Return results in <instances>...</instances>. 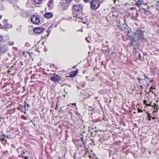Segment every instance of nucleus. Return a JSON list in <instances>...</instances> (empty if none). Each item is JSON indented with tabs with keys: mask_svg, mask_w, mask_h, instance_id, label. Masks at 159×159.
<instances>
[{
	"mask_svg": "<svg viewBox=\"0 0 159 159\" xmlns=\"http://www.w3.org/2000/svg\"><path fill=\"white\" fill-rule=\"evenodd\" d=\"M133 42L130 41V43L131 45H134L133 44Z\"/></svg>",
	"mask_w": 159,
	"mask_h": 159,
	"instance_id": "obj_55",
	"label": "nucleus"
},
{
	"mask_svg": "<svg viewBox=\"0 0 159 159\" xmlns=\"http://www.w3.org/2000/svg\"><path fill=\"white\" fill-rule=\"evenodd\" d=\"M3 27L5 29H10L12 28V25L10 24L6 23L4 25Z\"/></svg>",
	"mask_w": 159,
	"mask_h": 159,
	"instance_id": "obj_17",
	"label": "nucleus"
},
{
	"mask_svg": "<svg viewBox=\"0 0 159 159\" xmlns=\"http://www.w3.org/2000/svg\"><path fill=\"white\" fill-rule=\"evenodd\" d=\"M47 51L46 48L44 47V48L43 49V51Z\"/></svg>",
	"mask_w": 159,
	"mask_h": 159,
	"instance_id": "obj_57",
	"label": "nucleus"
},
{
	"mask_svg": "<svg viewBox=\"0 0 159 159\" xmlns=\"http://www.w3.org/2000/svg\"><path fill=\"white\" fill-rule=\"evenodd\" d=\"M33 30L35 34H41L43 33L44 31V28L41 26L34 27Z\"/></svg>",
	"mask_w": 159,
	"mask_h": 159,
	"instance_id": "obj_8",
	"label": "nucleus"
},
{
	"mask_svg": "<svg viewBox=\"0 0 159 159\" xmlns=\"http://www.w3.org/2000/svg\"><path fill=\"white\" fill-rule=\"evenodd\" d=\"M104 91L103 90H101L98 91V93L100 94H102L103 93Z\"/></svg>",
	"mask_w": 159,
	"mask_h": 159,
	"instance_id": "obj_38",
	"label": "nucleus"
},
{
	"mask_svg": "<svg viewBox=\"0 0 159 159\" xmlns=\"http://www.w3.org/2000/svg\"><path fill=\"white\" fill-rule=\"evenodd\" d=\"M13 6L14 8L17 9L19 8V7L16 4H13Z\"/></svg>",
	"mask_w": 159,
	"mask_h": 159,
	"instance_id": "obj_33",
	"label": "nucleus"
},
{
	"mask_svg": "<svg viewBox=\"0 0 159 159\" xmlns=\"http://www.w3.org/2000/svg\"><path fill=\"white\" fill-rule=\"evenodd\" d=\"M73 112H75V114H76L78 116V117H80V114L79 113H78V112L76 113L75 111H73Z\"/></svg>",
	"mask_w": 159,
	"mask_h": 159,
	"instance_id": "obj_42",
	"label": "nucleus"
},
{
	"mask_svg": "<svg viewBox=\"0 0 159 159\" xmlns=\"http://www.w3.org/2000/svg\"><path fill=\"white\" fill-rule=\"evenodd\" d=\"M155 51H157L159 52V49L156 48L155 50Z\"/></svg>",
	"mask_w": 159,
	"mask_h": 159,
	"instance_id": "obj_53",
	"label": "nucleus"
},
{
	"mask_svg": "<svg viewBox=\"0 0 159 159\" xmlns=\"http://www.w3.org/2000/svg\"><path fill=\"white\" fill-rule=\"evenodd\" d=\"M68 2L66 1V0H61L60 3V5L63 9H66L70 5Z\"/></svg>",
	"mask_w": 159,
	"mask_h": 159,
	"instance_id": "obj_7",
	"label": "nucleus"
},
{
	"mask_svg": "<svg viewBox=\"0 0 159 159\" xmlns=\"http://www.w3.org/2000/svg\"><path fill=\"white\" fill-rule=\"evenodd\" d=\"M81 135L82 136V137L81 138V141H82V144H81L80 145V146H82L83 147H84V146H85V145H84V135L83 134H81Z\"/></svg>",
	"mask_w": 159,
	"mask_h": 159,
	"instance_id": "obj_20",
	"label": "nucleus"
},
{
	"mask_svg": "<svg viewBox=\"0 0 159 159\" xmlns=\"http://www.w3.org/2000/svg\"><path fill=\"white\" fill-rule=\"evenodd\" d=\"M11 147L13 148H15V146L14 145H13V144L11 145Z\"/></svg>",
	"mask_w": 159,
	"mask_h": 159,
	"instance_id": "obj_61",
	"label": "nucleus"
},
{
	"mask_svg": "<svg viewBox=\"0 0 159 159\" xmlns=\"http://www.w3.org/2000/svg\"><path fill=\"white\" fill-rule=\"evenodd\" d=\"M143 1L141 0H138L136 2V4L138 7H139L143 4Z\"/></svg>",
	"mask_w": 159,
	"mask_h": 159,
	"instance_id": "obj_18",
	"label": "nucleus"
},
{
	"mask_svg": "<svg viewBox=\"0 0 159 159\" xmlns=\"http://www.w3.org/2000/svg\"><path fill=\"white\" fill-rule=\"evenodd\" d=\"M102 48H104V47H103L104 46H105V47L106 46H104L103 44L102 45Z\"/></svg>",
	"mask_w": 159,
	"mask_h": 159,
	"instance_id": "obj_62",
	"label": "nucleus"
},
{
	"mask_svg": "<svg viewBox=\"0 0 159 159\" xmlns=\"http://www.w3.org/2000/svg\"><path fill=\"white\" fill-rule=\"evenodd\" d=\"M150 80V82H152V81H153V79H152V78H150V79H149V80Z\"/></svg>",
	"mask_w": 159,
	"mask_h": 159,
	"instance_id": "obj_52",
	"label": "nucleus"
},
{
	"mask_svg": "<svg viewBox=\"0 0 159 159\" xmlns=\"http://www.w3.org/2000/svg\"><path fill=\"white\" fill-rule=\"evenodd\" d=\"M21 118L23 119H24V120H27V119L26 118V117L24 116H21Z\"/></svg>",
	"mask_w": 159,
	"mask_h": 159,
	"instance_id": "obj_41",
	"label": "nucleus"
},
{
	"mask_svg": "<svg viewBox=\"0 0 159 159\" xmlns=\"http://www.w3.org/2000/svg\"><path fill=\"white\" fill-rule=\"evenodd\" d=\"M43 16L45 18H50L53 16V14L51 12H46L43 15Z\"/></svg>",
	"mask_w": 159,
	"mask_h": 159,
	"instance_id": "obj_12",
	"label": "nucleus"
},
{
	"mask_svg": "<svg viewBox=\"0 0 159 159\" xmlns=\"http://www.w3.org/2000/svg\"><path fill=\"white\" fill-rule=\"evenodd\" d=\"M98 98V97H96L95 98V99H96V100H97V99Z\"/></svg>",
	"mask_w": 159,
	"mask_h": 159,
	"instance_id": "obj_63",
	"label": "nucleus"
},
{
	"mask_svg": "<svg viewBox=\"0 0 159 159\" xmlns=\"http://www.w3.org/2000/svg\"><path fill=\"white\" fill-rule=\"evenodd\" d=\"M69 113L70 116H71V119L72 120H75V117L73 116V113L71 111H69Z\"/></svg>",
	"mask_w": 159,
	"mask_h": 159,
	"instance_id": "obj_24",
	"label": "nucleus"
},
{
	"mask_svg": "<svg viewBox=\"0 0 159 159\" xmlns=\"http://www.w3.org/2000/svg\"><path fill=\"white\" fill-rule=\"evenodd\" d=\"M4 9V7L3 5L1 3H0V11L3 10Z\"/></svg>",
	"mask_w": 159,
	"mask_h": 159,
	"instance_id": "obj_34",
	"label": "nucleus"
},
{
	"mask_svg": "<svg viewBox=\"0 0 159 159\" xmlns=\"http://www.w3.org/2000/svg\"><path fill=\"white\" fill-rule=\"evenodd\" d=\"M144 76L145 77V78L143 80H145V79H147L148 80H149V78L147 76H146L145 74H144Z\"/></svg>",
	"mask_w": 159,
	"mask_h": 159,
	"instance_id": "obj_45",
	"label": "nucleus"
},
{
	"mask_svg": "<svg viewBox=\"0 0 159 159\" xmlns=\"http://www.w3.org/2000/svg\"><path fill=\"white\" fill-rule=\"evenodd\" d=\"M17 152L18 154V156L22 158L21 159H28V157L26 156L25 154L28 153L27 151H24L23 149L21 148H17Z\"/></svg>",
	"mask_w": 159,
	"mask_h": 159,
	"instance_id": "obj_3",
	"label": "nucleus"
},
{
	"mask_svg": "<svg viewBox=\"0 0 159 159\" xmlns=\"http://www.w3.org/2000/svg\"><path fill=\"white\" fill-rule=\"evenodd\" d=\"M131 18L132 19L134 20H137V16H132L131 17Z\"/></svg>",
	"mask_w": 159,
	"mask_h": 159,
	"instance_id": "obj_30",
	"label": "nucleus"
},
{
	"mask_svg": "<svg viewBox=\"0 0 159 159\" xmlns=\"http://www.w3.org/2000/svg\"><path fill=\"white\" fill-rule=\"evenodd\" d=\"M127 38L128 39H130V41L133 42H135L136 40V39L134 38L131 37L130 34L129 35V37L127 36Z\"/></svg>",
	"mask_w": 159,
	"mask_h": 159,
	"instance_id": "obj_19",
	"label": "nucleus"
},
{
	"mask_svg": "<svg viewBox=\"0 0 159 159\" xmlns=\"http://www.w3.org/2000/svg\"><path fill=\"white\" fill-rule=\"evenodd\" d=\"M83 6L80 4H76L73 6V16L75 18V20L77 19L83 20L84 14L82 13Z\"/></svg>",
	"mask_w": 159,
	"mask_h": 159,
	"instance_id": "obj_1",
	"label": "nucleus"
},
{
	"mask_svg": "<svg viewBox=\"0 0 159 159\" xmlns=\"http://www.w3.org/2000/svg\"><path fill=\"white\" fill-rule=\"evenodd\" d=\"M13 49H14L15 50H17V48L16 47H13Z\"/></svg>",
	"mask_w": 159,
	"mask_h": 159,
	"instance_id": "obj_51",
	"label": "nucleus"
},
{
	"mask_svg": "<svg viewBox=\"0 0 159 159\" xmlns=\"http://www.w3.org/2000/svg\"><path fill=\"white\" fill-rule=\"evenodd\" d=\"M18 110L21 111V112H24V114H26V110H25L24 107H23L21 105H20L19 107L17 108Z\"/></svg>",
	"mask_w": 159,
	"mask_h": 159,
	"instance_id": "obj_14",
	"label": "nucleus"
},
{
	"mask_svg": "<svg viewBox=\"0 0 159 159\" xmlns=\"http://www.w3.org/2000/svg\"><path fill=\"white\" fill-rule=\"evenodd\" d=\"M30 122H32V123L34 125V126L35 125V124L33 122V121L32 120H31L30 121Z\"/></svg>",
	"mask_w": 159,
	"mask_h": 159,
	"instance_id": "obj_60",
	"label": "nucleus"
},
{
	"mask_svg": "<svg viewBox=\"0 0 159 159\" xmlns=\"http://www.w3.org/2000/svg\"><path fill=\"white\" fill-rule=\"evenodd\" d=\"M135 37L137 40L143 39V32L139 29H138L134 33Z\"/></svg>",
	"mask_w": 159,
	"mask_h": 159,
	"instance_id": "obj_4",
	"label": "nucleus"
},
{
	"mask_svg": "<svg viewBox=\"0 0 159 159\" xmlns=\"http://www.w3.org/2000/svg\"><path fill=\"white\" fill-rule=\"evenodd\" d=\"M103 0H92L90 4V7L92 10H96L100 6L101 3Z\"/></svg>",
	"mask_w": 159,
	"mask_h": 159,
	"instance_id": "obj_2",
	"label": "nucleus"
},
{
	"mask_svg": "<svg viewBox=\"0 0 159 159\" xmlns=\"http://www.w3.org/2000/svg\"><path fill=\"white\" fill-rule=\"evenodd\" d=\"M42 37H43V38H45L46 37V35L45 34L43 36H42Z\"/></svg>",
	"mask_w": 159,
	"mask_h": 159,
	"instance_id": "obj_58",
	"label": "nucleus"
},
{
	"mask_svg": "<svg viewBox=\"0 0 159 159\" xmlns=\"http://www.w3.org/2000/svg\"><path fill=\"white\" fill-rule=\"evenodd\" d=\"M7 50V48L5 45H0V51L2 53H4L6 52Z\"/></svg>",
	"mask_w": 159,
	"mask_h": 159,
	"instance_id": "obj_11",
	"label": "nucleus"
},
{
	"mask_svg": "<svg viewBox=\"0 0 159 159\" xmlns=\"http://www.w3.org/2000/svg\"><path fill=\"white\" fill-rule=\"evenodd\" d=\"M20 15L22 17L26 18L28 17L30 15V14L29 11L24 10H21Z\"/></svg>",
	"mask_w": 159,
	"mask_h": 159,
	"instance_id": "obj_10",
	"label": "nucleus"
},
{
	"mask_svg": "<svg viewBox=\"0 0 159 159\" xmlns=\"http://www.w3.org/2000/svg\"><path fill=\"white\" fill-rule=\"evenodd\" d=\"M92 0H83V1L85 3L89 2L90 4Z\"/></svg>",
	"mask_w": 159,
	"mask_h": 159,
	"instance_id": "obj_28",
	"label": "nucleus"
},
{
	"mask_svg": "<svg viewBox=\"0 0 159 159\" xmlns=\"http://www.w3.org/2000/svg\"><path fill=\"white\" fill-rule=\"evenodd\" d=\"M78 73V70L75 71H71L70 74L69 76L70 77H75Z\"/></svg>",
	"mask_w": 159,
	"mask_h": 159,
	"instance_id": "obj_15",
	"label": "nucleus"
},
{
	"mask_svg": "<svg viewBox=\"0 0 159 159\" xmlns=\"http://www.w3.org/2000/svg\"><path fill=\"white\" fill-rule=\"evenodd\" d=\"M25 45L27 47H29L30 46V44L28 42H26Z\"/></svg>",
	"mask_w": 159,
	"mask_h": 159,
	"instance_id": "obj_37",
	"label": "nucleus"
},
{
	"mask_svg": "<svg viewBox=\"0 0 159 159\" xmlns=\"http://www.w3.org/2000/svg\"><path fill=\"white\" fill-rule=\"evenodd\" d=\"M85 84V82L84 81H82L80 82V86H82L83 88L84 87V86Z\"/></svg>",
	"mask_w": 159,
	"mask_h": 159,
	"instance_id": "obj_25",
	"label": "nucleus"
},
{
	"mask_svg": "<svg viewBox=\"0 0 159 159\" xmlns=\"http://www.w3.org/2000/svg\"><path fill=\"white\" fill-rule=\"evenodd\" d=\"M14 43L13 42H7V45L10 46H12L14 44Z\"/></svg>",
	"mask_w": 159,
	"mask_h": 159,
	"instance_id": "obj_26",
	"label": "nucleus"
},
{
	"mask_svg": "<svg viewBox=\"0 0 159 159\" xmlns=\"http://www.w3.org/2000/svg\"><path fill=\"white\" fill-rule=\"evenodd\" d=\"M30 18L31 21L33 23L37 25L39 23V19L37 16L32 15L30 17Z\"/></svg>",
	"mask_w": 159,
	"mask_h": 159,
	"instance_id": "obj_6",
	"label": "nucleus"
},
{
	"mask_svg": "<svg viewBox=\"0 0 159 159\" xmlns=\"http://www.w3.org/2000/svg\"><path fill=\"white\" fill-rule=\"evenodd\" d=\"M149 90H150V92H152V93H154V92H153V91L152 89H150Z\"/></svg>",
	"mask_w": 159,
	"mask_h": 159,
	"instance_id": "obj_56",
	"label": "nucleus"
},
{
	"mask_svg": "<svg viewBox=\"0 0 159 159\" xmlns=\"http://www.w3.org/2000/svg\"><path fill=\"white\" fill-rule=\"evenodd\" d=\"M66 1L68 2L69 3H70V2H71L72 0H66Z\"/></svg>",
	"mask_w": 159,
	"mask_h": 159,
	"instance_id": "obj_48",
	"label": "nucleus"
},
{
	"mask_svg": "<svg viewBox=\"0 0 159 159\" xmlns=\"http://www.w3.org/2000/svg\"><path fill=\"white\" fill-rule=\"evenodd\" d=\"M113 0L114 1V4H115L116 5H117L118 4V3L116 2V1H117L118 2L119 0Z\"/></svg>",
	"mask_w": 159,
	"mask_h": 159,
	"instance_id": "obj_39",
	"label": "nucleus"
},
{
	"mask_svg": "<svg viewBox=\"0 0 159 159\" xmlns=\"http://www.w3.org/2000/svg\"><path fill=\"white\" fill-rule=\"evenodd\" d=\"M15 110V108L11 109L10 110H8V113L9 114H12L14 112Z\"/></svg>",
	"mask_w": 159,
	"mask_h": 159,
	"instance_id": "obj_23",
	"label": "nucleus"
},
{
	"mask_svg": "<svg viewBox=\"0 0 159 159\" xmlns=\"http://www.w3.org/2000/svg\"><path fill=\"white\" fill-rule=\"evenodd\" d=\"M7 21V20H4L3 21V23H6Z\"/></svg>",
	"mask_w": 159,
	"mask_h": 159,
	"instance_id": "obj_49",
	"label": "nucleus"
},
{
	"mask_svg": "<svg viewBox=\"0 0 159 159\" xmlns=\"http://www.w3.org/2000/svg\"><path fill=\"white\" fill-rule=\"evenodd\" d=\"M141 54H140V53L139 52L138 57V58H137V60L139 59L140 60H142V59L141 58Z\"/></svg>",
	"mask_w": 159,
	"mask_h": 159,
	"instance_id": "obj_36",
	"label": "nucleus"
},
{
	"mask_svg": "<svg viewBox=\"0 0 159 159\" xmlns=\"http://www.w3.org/2000/svg\"><path fill=\"white\" fill-rule=\"evenodd\" d=\"M3 38L1 35H0V42H2L3 40Z\"/></svg>",
	"mask_w": 159,
	"mask_h": 159,
	"instance_id": "obj_40",
	"label": "nucleus"
},
{
	"mask_svg": "<svg viewBox=\"0 0 159 159\" xmlns=\"http://www.w3.org/2000/svg\"><path fill=\"white\" fill-rule=\"evenodd\" d=\"M50 30L49 29L47 30L46 31V32L47 33V37H48L49 36V32H50Z\"/></svg>",
	"mask_w": 159,
	"mask_h": 159,
	"instance_id": "obj_31",
	"label": "nucleus"
},
{
	"mask_svg": "<svg viewBox=\"0 0 159 159\" xmlns=\"http://www.w3.org/2000/svg\"><path fill=\"white\" fill-rule=\"evenodd\" d=\"M150 89H155V88L154 87H153V86H152L150 87Z\"/></svg>",
	"mask_w": 159,
	"mask_h": 159,
	"instance_id": "obj_46",
	"label": "nucleus"
},
{
	"mask_svg": "<svg viewBox=\"0 0 159 159\" xmlns=\"http://www.w3.org/2000/svg\"><path fill=\"white\" fill-rule=\"evenodd\" d=\"M138 110L139 112H143V111L139 109V108H138Z\"/></svg>",
	"mask_w": 159,
	"mask_h": 159,
	"instance_id": "obj_47",
	"label": "nucleus"
},
{
	"mask_svg": "<svg viewBox=\"0 0 159 159\" xmlns=\"http://www.w3.org/2000/svg\"><path fill=\"white\" fill-rule=\"evenodd\" d=\"M1 141L2 142V143L3 144V145L4 146H5L6 145V142H7L6 139H5V140H2V141Z\"/></svg>",
	"mask_w": 159,
	"mask_h": 159,
	"instance_id": "obj_35",
	"label": "nucleus"
},
{
	"mask_svg": "<svg viewBox=\"0 0 159 159\" xmlns=\"http://www.w3.org/2000/svg\"><path fill=\"white\" fill-rule=\"evenodd\" d=\"M91 96V95L89 94H87V95H85V97H84V98H90Z\"/></svg>",
	"mask_w": 159,
	"mask_h": 159,
	"instance_id": "obj_29",
	"label": "nucleus"
},
{
	"mask_svg": "<svg viewBox=\"0 0 159 159\" xmlns=\"http://www.w3.org/2000/svg\"><path fill=\"white\" fill-rule=\"evenodd\" d=\"M85 40H86V41L88 42V43H89V41L88 40V39L87 38H85Z\"/></svg>",
	"mask_w": 159,
	"mask_h": 159,
	"instance_id": "obj_54",
	"label": "nucleus"
},
{
	"mask_svg": "<svg viewBox=\"0 0 159 159\" xmlns=\"http://www.w3.org/2000/svg\"><path fill=\"white\" fill-rule=\"evenodd\" d=\"M42 72L44 74H47L46 72L43 70L42 71Z\"/></svg>",
	"mask_w": 159,
	"mask_h": 159,
	"instance_id": "obj_50",
	"label": "nucleus"
},
{
	"mask_svg": "<svg viewBox=\"0 0 159 159\" xmlns=\"http://www.w3.org/2000/svg\"><path fill=\"white\" fill-rule=\"evenodd\" d=\"M50 79L51 81L56 82L60 80L61 78L59 75L54 74L50 77Z\"/></svg>",
	"mask_w": 159,
	"mask_h": 159,
	"instance_id": "obj_9",
	"label": "nucleus"
},
{
	"mask_svg": "<svg viewBox=\"0 0 159 159\" xmlns=\"http://www.w3.org/2000/svg\"><path fill=\"white\" fill-rule=\"evenodd\" d=\"M50 66L51 68H54V64H51L50 65Z\"/></svg>",
	"mask_w": 159,
	"mask_h": 159,
	"instance_id": "obj_43",
	"label": "nucleus"
},
{
	"mask_svg": "<svg viewBox=\"0 0 159 159\" xmlns=\"http://www.w3.org/2000/svg\"><path fill=\"white\" fill-rule=\"evenodd\" d=\"M125 26L123 28H121L120 29L124 31L125 33L126 34V36L129 37L130 34L131 30L130 28L126 25H125Z\"/></svg>",
	"mask_w": 159,
	"mask_h": 159,
	"instance_id": "obj_5",
	"label": "nucleus"
},
{
	"mask_svg": "<svg viewBox=\"0 0 159 159\" xmlns=\"http://www.w3.org/2000/svg\"><path fill=\"white\" fill-rule=\"evenodd\" d=\"M143 102L144 104L146 105V106H152V105L151 104L147 103V101L146 100H144L143 101Z\"/></svg>",
	"mask_w": 159,
	"mask_h": 159,
	"instance_id": "obj_27",
	"label": "nucleus"
},
{
	"mask_svg": "<svg viewBox=\"0 0 159 159\" xmlns=\"http://www.w3.org/2000/svg\"><path fill=\"white\" fill-rule=\"evenodd\" d=\"M152 106L153 107H154V108L156 110V111H155V112L157 111L159 109L158 106L155 103H154L153 104V105Z\"/></svg>",
	"mask_w": 159,
	"mask_h": 159,
	"instance_id": "obj_21",
	"label": "nucleus"
},
{
	"mask_svg": "<svg viewBox=\"0 0 159 159\" xmlns=\"http://www.w3.org/2000/svg\"><path fill=\"white\" fill-rule=\"evenodd\" d=\"M157 6L159 7V2H158V3L157 4Z\"/></svg>",
	"mask_w": 159,
	"mask_h": 159,
	"instance_id": "obj_64",
	"label": "nucleus"
},
{
	"mask_svg": "<svg viewBox=\"0 0 159 159\" xmlns=\"http://www.w3.org/2000/svg\"><path fill=\"white\" fill-rule=\"evenodd\" d=\"M3 28V27L2 26V25L0 24V29H2Z\"/></svg>",
	"mask_w": 159,
	"mask_h": 159,
	"instance_id": "obj_59",
	"label": "nucleus"
},
{
	"mask_svg": "<svg viewBox=\"0 0 159 159\" xmlns=\"http://www.w3.org/2000/svg\"><path fill=\"white\" fill-rule=\"evenodd\" d=\"M24 105L25 110H28V108L30 107V105L26 101H24Z\"/></svg>",
	"mask_w": 159,
	"mask_h": 159,
	"instance_id": "obj_16",
	"label": "nucleus"
},
{
	"mask_svg": "<svg viewBox=\"0 0 159 159\" xmlns=\"http://www.w3.org/2000/svg\"><path fill=\"white\" fill-rule=\"evenodd\" d=\"M83 152H84V156L86 154L87 152H88V149H85L83 151Z\"/></svg>",
	"mask_w": 159,
	"mask_h": 159,
	"instance_id": "obj_32",
	"label": "nucleus"
},
{
	"mask_svg": "<svg viewBox=\"0 0 159 159\" xmlns=\"http://www.w3.org/2000/svg\"><path fill=\"white\" fill-rule=\"evenodd\" d=\"M47 5L49 8L52 9L54 6V2L53 0H50L48 1Z\"/></svg>",
	"mask_w": 159,
	"mask_h": 159,
	"instance_id": "obj_13",
	"label": "nucleus"
},
{
	"mask_svg": "<svg viewBox=\"0 0 159 159\" xmlns=\"http://www.w3.org/2000/svg\"><path fill=\"white\" fill-rule=\"evenodd\" d=\"M6 138V134H3L2 136H1L0 138V141L5 140V138Z\"/></svg>",
	"mask_w": 159,
	"mask_h": 159,
	"instance_id": "obj_22",
	"label": "nucleus"
},
{
	"mask_svg": "<svg viewBox=\"0 0 159 159\" xmlns=\"http://www.w3.org/2000/svg\"><path fill=\"white\" fill-rule=\"evenodd\" d=\"M137 79L139 81L140 80H143V79H142V78H140V77H137Z\"/></svg>",
	"mask_w": 159,
	"mask_h": 159,
	"instance_id": "obj_44",
	"label": "nucleus"
}]
</instances>
